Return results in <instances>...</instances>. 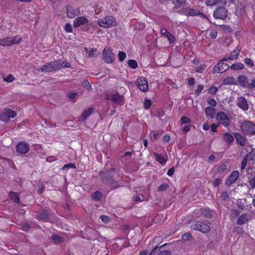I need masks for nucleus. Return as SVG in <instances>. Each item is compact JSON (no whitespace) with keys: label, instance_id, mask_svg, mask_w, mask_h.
I'll list each match as a JSON object with an SVG mask.
<instances>
[{"label":"nucleus","instance_id":"nucleus-1","mask_svg":"<svg viewBox=\"0 0 255 255\" xmlns=\"http://www.w3.org/2000/svg\"><path fill=\"white\" fill-rule=\"evenodd\" d=\"M116 168L112 167L110 170L101 171L99 172V175L103 183L111 187L112 190H114L120 187L119 181L113 178V172H115Z\"/></svg>","mask_w":255,"mask_h":255},{"label":"nucleus","instance_id":"nucleus-2","mask_svg":"<svg viewBox=\"0 0 255 255\" xmlns=\"http://www.w3.org/2000/svg\"><path fill=\"white\" fill-rule=\"evenodd\" d=\"M241 128L242 132L245 135L255 134V125L251 121H244L241 124Z\"/></svg>","mask_w":255,"mask_h":255},{"label":"nucleus","instance_id":"nucleus-3","mask_svg":"<svg viewBox=\"0 0 255 255\" xmlns=\"http://www.w3.org/2000/svg\"><path fill=\"white\" fill-rule=\"evenodd\" d=\"M98 24L104 28H109L115 26L117 24V21L114 17L112 16H107L99 20Z\"/></svg>","mask_w":255,"mask_h":255},{"label":"nucleus","instance_id":"nucleus-4","mask_svg":"<svg viewBox=\"0 0 255 255\" xmlns=\"http://www.w3.org/2000/svg\"><path fill=\"white\" fill-rule=\"evenodd\" d=\"M21 40V37L18 36L12 37H6L3 39H0V45L3 46H10L13 44L19 43Z\"/></svg>","mask_w":255,"mask_h":255},{"label":"nucleus","instance_id":"nucleus-5","mask_svg":"<svg viewBox=\"0 0 255 255\" xmlns=\"http://www.w3.org/2000/svg\"><path fill=\"white\" fill-rule=\"evenodd\" d=\"M16 115V112L9 109H4L0 114V119L2 121L7 123L10 118H13Z\"/></svg>","mask_w":255,"mask_h":255},{"label":"nucleus","instance_id":"nucleus-6","mask_svg":"<svg viewBox=\"0 0 255 255\" xmlns=\"http://www.w3.org/2000/svg\"><path fill=\"white\" fill-rule=\"evenodd\" d=\"M191 227L193 230L199 231L203 233H207L210 231V227L208 225L200 221L193 222Z\"/></svg>","mask_w":255,"mask_h":255},{"label":"nucleus","instance_id":"nucleus-7","mask_svg":"<svg viewBox=\"0 0 255 255\" xmlns=\"http://www.w3.org/2000/svg\"><path fill=\"white\" fill-rule=\"evenodd\" d=\"M228 11L226 9L225 6L217 7L213 12V16L216 19H225L228 16Z\"/></svg>","mask_w":255,"mask_h":255},{"label":"nucleus","instance_id":"nucleus-8","mask_svg":"<svg viewBox=\"0 0 255 255\" xmlns=\"http://www.w3.org/2000/svg\"><path fill=\"white\" fill-rule=\"evenodd\" d=\"M103 60L107 63H112L115 60V55L111 48L105 47L103 50Z\"/></svg>","mask_w":255,"mask_h":255},{"label":"nucleus","instance_id":"nucleus-9","mask_svg":"<svg viewBox=\"0 0 255 255\" xmlns=\"http://www.w3.org/2000/svg\"><path fill=\"white\" fill-rule=\"evenodd\" d=\"M230 66L228 64L222 62V61H219V63L214 66L213 72L214 74L216 73L222 74L228 70Z\"/></svg>","mask_w":255,"mask_h":255},{"label":"nucleus","instance_id":"nucleus-10","mask_svg":"<svg viewBox=\"0 0 255 255\" xmlns=\"http://www.w3.org/2000/svg\"><path fill=\"white\" fill-rule=\"evenodd\" d=\"M236 105L239 108L244 111H248L249 108L248 101L246 98L243 96H240L237 98Z\"/></svg>","mask_w":255,"mask_h":255},{"label":"nucleus","instance_id":"nucleus-11","mask_svg":"<svg viewBox=\"0 0 255 255\" xmlns=\"http://www.w3.org/2000/svg\"><path fill=\"white\" fill-rule=\"evenodd\" d=\"M218 122L226 127L230 125V121L228 117L223 112H219L216 116Z\"/></svg>","mask_w":255,"mask_h":255},{"label":"nucleus","instance_id":"nucleus-12","mask_svg":"<svg viewBox=\"0 0 255 255\" xmlns=\"http://www.w3.org/2000/svg\"><path fill=\"white\" fill-rule=\"evenodd\" d=\"M136 84L139 89L142 92H146L148 89L147 79L143 77H140L136 80Z\"/></svg>","mask_w":255,"mask_h":255},{"label":"nucleus","instance_id":"nucleus-13","mask_svg":"<svg viewBox=\"0 0 255 255\" xmlns=\"http://www.w3.org/2000/svg\"><path fill=\"white\" fill-rule=\"evenodd\" d=\"M16 149L20 154H25L29 150V145L24 141H21L16 145Z\"/></svg>","mask_w":255,"mask_h":255},{"label":"nucleus","instance_id":"nucleus-14","mask_svg":"<svg viewBox=\"0 0 255 255\" xmlns=\"http://www.w3.org/2000/svg\"><path fill=\"white\" fill-rule=\"evenodd\" d=\"M240 173L237 170L233 171L229 176L228 179L226 182V185L227 186H230L234 183L239 177Z\"/></svg>","mask_w":255,"mask_h":255},{"label":"nucleus","instance_id":"nucleus-15","mask_svg":"<svg viewBox=\"0 0 255 255\" xmlns=\"http://www.w3.org/2000/svg\"><path fill=\"white\" fill-rule=\"evenodd\" d=\"M52 63L55 70L65 67L70 68L71 67V64L69 62L63 61L60 59L52 62Z\"/></svg>","mask_w":255,"mask_h":255},{"label":"nucleus","instance_id":"nucleus-16","mask_svg":"<svg viewBox=\"0 0 255 255\" xmlns=\"http://www.w3.org/2000/svg\"><path fill=\"white\" fill-rule=\"evenodd\" d=\"M66 9L67 15L70 18H74L75 16L78 15L80 13L79 8H74L71 6H66Z\"/></svg>","mask_w":255,"mask_h":255},{"label":"nucleus","instance_id":"nucleus-17","mask_svg":"<svg viewBox=\"0 0 255 255\" xmlns=\"http://www.w3.org/2000/svg\"><path fill=\"white\" fill-rule=\"evenodd\" d=\"M111 101L115 104L122 105L124 104V97L119 93L114 94L111 95Z\"/></svg>","mask_w":255,"mask_h":255},{"label":"nucleus","instance_id":"nucleus-18","mask_svg":"<svg viewBox=\"0 0 255 255\" xmlns=\"http://www.w3.org/2000/svg\"><path fill=\"white\" fill-rule=\"evenodd\" d=\"M199 213L208 218H211L212 217V214L209 209L200 208L199 210H195L194 212V215L197 216H200V215H198Z\"/></svg>","mask_w":255,"mask_h":255},{"label":"nucleus","instance_id":"nucleus-19","mask_svg":"<svg viewBox=\"0 0 255 255\" xmlns=\"http://www.w3.org/2000/svg\"><path fill=\"white\" fill-rule=\"evenodd\" d=\"M88 22V19L84 16H79L75 19L73 21V26L75 28L78 27L80 25H84Z\"/></svg>","mask_w":255,"mask_h":255},{"label":"nucleus","instance_id":"nucleus-20","mask_svg":"<svg viewBox=\"0 0 255 255\" xmlns=\"http://www.w3.org/2000/svg\"><path fill=\"white\" fill-rule=\"evenodd\" d=\"M251 219V215L248 213L242 214L238 219L237 223L238 225H242L247 223Z\"/></svg>","mask_w":255,"mask_h":255},{"label":"nucleus","instance_id":"nucleus-21","mask_svg":"<svg viewBox=\"0 0 255 255\" xmlns=\"http://www.w3.org/2000/svg\"><path fill=\"white\" fill-rule=\"evenodd\" d=\"M159 247H154L149 255H171L170 251L168 250L158 251Z\"/></svg>","mask_w":255,"mask_h":255},{"label":"nucleus","instance_id":"nucleus-22","mask_svg":"<svg viewBox=\"0 0 255 255\" xmlns=\"http://www.w3.org/2000/svg\"><path fill=\"white\" fill-rule=\"evenodd\" d=\"M205 3L209 6L220 5L221 4L226 6L227 2L226 0H206Z\"/></svg>","mask_w":255,"mask_h":255},{"label":"nucleus","instance_id":"nucleus-23","mask_svg":"<svg viewBox=\"0 0 255 255\" xmlns=\"http://www.w3.org/2000/svg\"><path fill=\"white\" fill-rule=\"evenodd\" d=\"M242 87L248 88L249 84L247 77L245 75H240L237 77V82Z\"/></svg>","mask_w":255,"mask_h":255},{"label":"nucleus","instance_id":"nucleus-24","mask_svg":"<svg viewBox=\"0 0 255 255\" xmlns=\"http://www.w3.org/2000/svg\"><path fill=\"white\" fill-rule=\"evenodd\" d=\"M237 142L241 146H244L247 142V139L244 137L241 133L235 132L234 134Z\"/></svg>","mask_w":255,"mask_h":255},{"label":"nucleus","instance_id":"nucleus-25","mask_svg":"<svg viewBox=\"0 0 255 255\" xmlns=\"http://www.w3.org/2000/svg\"><path fill=\"white\" fill-rule=\"evenodd\" d=\"M37 217L39 219L47 221L49 219V213L47 210L42 209L38 212Z\"/></svg>","mask_w":255,"mask_h":255},{"label":"nucleus","instance_id":"nucleus-26","mask_svg":"<svg viewBox=\"0 0 255 255\" xmlns=\"http://www.w3.org/2000/svg\"><path fill=\"white\" fill-rule=\"evenodd\" d=\"M41 70L44 72H49L55 70L52 62L48 63L44 65L41 68Z\"/></svg>","mask_w":255,"mask_h":255},{"label":"nucleus","instance_id":"nucleus-27","mask_svg":"<svg viewBox=\"0 0 255 255\" xmlns=\"http://www.w3.org/2000/svg\"><path fill=\"white\" fill-rule=\"evenodd\" d=\"M223 139L228 145L232 144L234 141V136L229 132H226L224 134Z\"/></svg>","mask_w":255,"mask_h":255},{"label":"nucleus","instance_id":"nucleus-28","mask_svg":"<svg viewBox=\"0 0 255 255\" xmlns=\"http://www.w3.org/2000/svg\"><path fill=\"white\" fill-rule=\"evenodd\" d=\"M241 50V48L238 46L231 53V55L228 57L229 59L232 60L237 59Z\"/></svg>","mask_w":255,"mask_h":255},{"label":"nucleus","instance_id":"nucleus-29","mask_svg":"<svg viewBox=\"0 0 255 255\" xmlns=\"http://www.w3.org/2000/svg\"><path fill=\"white\" fill-rule=\"evenodd\" d=\"M237 84V81L235 79V78L232 77H228L225 79H224L222 81V84L224 85H236Z\"/></svg>","mask_w":255,"mask_h":255},{"label":"nucleus","instance_id":"nucleus-30","mask_svg":"<svg viewBox=\"0 0 255 255\" xmlns=\"http://www.w3.org/2000/svg\"><path fill=\"white\" fill-rule=\"evenodd\" d=\"M9 197L14 203H18L19 202V198L18 195L16 192H10L9 193Z\"/></svg>","mask_w":255,"mask_h":255},{"label":"nucleus","instance_id":"nucleus-31","mask_svg":"<svg viewBox=\"0 0 255 255\" xmlns=\"http://www.w3.org/2000/svg\"><path fill=\"white\" fill-rule=\"evenodd\" d=\"M230 68L234 70H243L245 68V66L242 63L237 62L232 64L230 66Z\"/></svg>","mask_w":255,"mask_h":255},{"label":"nucleus","instance_id":"nucleus-32","mask_svg":"<svg viewBox=\"0 0 255 255\" xmlns=\"http://www.w3.org/2000/svg\"><path fill=\"white\" fill-rule=\"evenodd\" d=\"M93 111L92 108H89L88 110H85L81 115V120L83 121H85L90 115H91Z\"/></svg>","mask_w":255,"mask_h":255},{"label":"nucleus","instance_id":"nucleus-33","mask_svg":"<svg viewBox=\"0 0 255 255\" xmlns=\"http://www.w3.org/2000/svg\"><path fill=\"white\" fill-rule=\"evenodd\" d=\"M154 155L155 157V160L158 162H159L160 164H164L166 163V160L165 159L163 156H162L161 154H157L156 153H154Z\"/></svg>","mask_w":255,"mask_h":255},{"label":"nucleus","instance_id":"nucleus-34","mask_svg":"<svg viewBox=\"0 0 255 255\" xmlns=\"http://www.w3.org/2000/svg\"><path fill=\"white\" fill-rule=\"evenodd\" d=\"M52 240L56 243H60L64 242V239L57 235H53L51 237Z\"/></svg>","mask_w":255,"mask_h":255},{"label":"nucleus","instance_id":"nucleus-35","mask_svg":"<svg viewBox=\"0 0 255 255\" xmlns=\"http://www.w3.org/2000/svg\"><path fill=\"white\" fill-rule=\"evenodd\" d=\"M205 113L207 115L212 118L215 115L214 109L211 107H208L205 109Z\"/></svg>","mask_w":255,"mask_h":255},{"label":"nucleus","instance_id":"nucleus-36","mask_svg":"<svg viewBox=\"0 0 255 255\" xmlns=\"http://www.w3.org/2000/svg\"><path fill=\"white\" fill-rule=\"evenodd\" d=\"M102 192L99 191H96L92 195V199L95 201L99 200L102 197Z\"/></svg>","mask_w":255,"mask_h":255},{"label":"nucleus","instance_id":"nucleus-37","mask_svg":"<svg viewBox=\"0 0 255 255\" xmlns=\"http://www.w3.org/2000/svg\"><path fill=\"white\" fill-rule=\"evenodd\" d=\"M128 64L129 67L132 69H136L138 66L137 62L134 60H129L128 61Z\"/></svg>","mask_w":255,"mask_h":255},{"label":"nucleus","instance_id":"nucleus-38","mask_svg":"<svg viewBox=\"0 0 255 255\" xmlns=\"http://www.w3.org/2000/svg\"><path fill=\"white\" fill-rule=\"evenodd\" d=\"M185 1L186 0H172V3L176 7L181 6Z\"/></svg>","mask_w":255,"mask_h":255},{"label":"nucleus","instance_id":"nucleus-39","mask_svg":"<svg viewBox=\"0 0 255 255\" xmlns=\"http://www.w3.org/2000/svg\"><path fill=\"white\" fill-rule=\"evenodd\" d=\"M245 64L250 67L254 66V62L252 59L249 58H246L245 59Z\"/></svg>","mask_w":255,"mask_h":255},{"label":"nucleus","instance_id":"nucleus-40","mask_svg":"<svg viewBox=\"0 0 255 255\" xmlns=\"http://www.w3.org/2000/svg\"><path fill=\"white\" fill-rule=\"evenodd\" d=\"M227 166L225 164H222L218 166L217 171L219 173H223L227 170Z\"/></svg>","mask_w":255,"mask_h":255},{"label":"nucleus","instance_id":"nucleus-41","mask_svg":"<svg viewBox=\"0 0 255 255\" xmlns=\"http://www.w3.org/2000/svg\"><path fill=\"white\" fill-rule=\"evenodd\" d=\"M199 10L194 8H189L188 10V14L190 16H197Z\"/></svg>","mask_w":255,"mask_h":255},{"label":"nucleus","instance_id":"nucleus-42","mask_svg":"<svg viewBox=\"0 0 255 255\" xmlns=\"http://www.w3.org/2000/svg\"><path fill=\"white\" fill-rule=\"evenodd\" d=\"M247 161H248V155H246L242 161L241 167L242 170H243L245 169L246 165H247Z\"/></svg>","mask_w":255,"mask_h":255},{"label":"nucleus","instance_id":"nucleus-43","mask_svg":"<svg viewBox=\"0 0 255 255\" xmlns=\"http://www.w3.org/2000/svg\"><path fill=\"white\" fill-rule=\"evenodd\" d=\"M82 85L83 87H84L85 88L87 89L88 90H90L92 89V86L88 80H84L82 82Z\"/></svg>","mask_w":255,"mask_h":255},{"label":"nucleus","instance_id":"nucleus-44","mask_svg":"<svg viewBox=\"0 0 255 255\" xmlns=\"http://www.w3.org/2000/svg\"><path fill=\"white\" fill-rule=\"evenodd\" d=\"M249 183L251 188H255V175L253 176L249 180Z\"/></svg>","mask_w":255,"mask_h":255},{"label":"nucleus","instance_id":"nucleus-45","mask_svg":"<svg viewBox=\"0 0 255 255\" xmlns=\"http://www.w3.org/2000/svg\"><path fill=\"white\" fill-rule=\"evenodd\" d=\"M220 198L222 200L225 201L229 198V194L227 191L222 192L221 193Z\"/></svg>","mask_w":255,"mask_h":255},{"label":"nucleus","instance_id":"nucleus-46","mask_svg":"<svg viewBox=\"0 0 255 255\" xmlns=\"http://www.w3.org/2000/svg\"><path fill=\"white\" fill-rule=\"evenodd\" d=\"M151 105V101L149 99H145L144 102V108L146 110L149 109Z\"/></svg>","mask_w":255,"mask_h":255},{"label":"nucleus","instance_id":"nucleus-47","mask_svg":"<svg viewBox=\"0 0 255 255\" xmlns=\"http://www.w3.org/2000/svg\"><path fill=\"white\" fill-rule=\"evenodd\" d=\"M165 37L168 39L170 43H173L175 42V37L169 32L167 33Z\"/></svg>","mask_w":255,"mask_h":255},{"label":"nucleus","instance_id":"nucleus-48","mask_svg":"<svg viewBox=\"0 0 255 255\" xmlns=\"http://www.w3.org/2000/svg\"><path fill=\"white\" fill-rule=\"evenodd\" d=\"M169 187V185L167 183H164L161 185L158 188V191H163L164 190H166L168 189Z\"/></svg>","mask_w":255,"mask_h":255},{"label":"nucleus","instance_id":"nucleus-49","mask_svg":"<svg viewBox=\"0 0 255 255\" xmlns=\"http://www.w3.org/2000/svg\"><path fill=\"white\" fill-rule=\"evenodd\" d=\"M65 30L67 32H72L73 28L71 24L70 23H67L65 25Z\"/></svg>","mask_w":255,"mask_h":255},{"label":"nucleus","instance_id":"nucleus-50","mask_svg":"<svg viewBox=\"0 0 255 255\" xmlns=\"http://www.w3.org/2000/svg\"><path fill=\"white\" fill-rule=\"evenodd\" d=\"M181 123L182 124H189L191 122V120L186 116H183L180 120Z\"/></svg>","mask_w":255,"mask_h":255},{"label":"nucleus","instance_id":"nucleus-51","mask_svg":"<svg viewBox=\"0 0 255 255\" xmlns=\"http://www.w3.org/2000/svg\"><path fill=\"white\" fill-rule=\"evenodd\" d=\"M119 59L120 61H123L126 57V54L123 51H120L118 54Z\"/></svg>","mask_w":255,"mask_h":255},{"label":"nucleus","instance_id":"nucleus-52","mask_svg":"<svg viewBox=\"0 0 255 255\" xmlns=\"http://www.w3.org/2000/svg\"><path fill=\"white\" fill-rule=\"evenodd\" d=\"M217 91L218 89L215 86H212L209 89V93L212 95L216 94Z\"/></svg>","mask_w":255,"mask_h":255},{"label":"nucleus","instance_id":"nucleus-53","mask_svg":"<svg viewBox=\"0 0 255 255\" xmlns=\"http://www.w3.org/2000/svg\"><path fill=\"white\" fill-rule=\"evenodd\" d=\"M249 159L252 161L253 164L255 163V150L252 151L249 155Z\"/></svg>","mask_w":255,"mask_h":255},{"label":"nucleus","instance_id":"nucleus-54","mask_svg":"<svg viewBox=\"0 0 255 255\" xmlns=\"http://www.w3.org/2000/svg\"><path fill=\"white\" fill-rule=\"evenodd\" d=\"M192 238V236L190 234L186 233L182 235V239L183 241H189Z\"/></svg>","mask_w":255,"mask_h":255},{"label":"nucleus","instance_id":"nucleus-55","mask_svg":"<svg viewBox=\"0 0 255 255\" xmlns=\"http://www.w3.org/2000/svg\"><path fill=\"white\" fill-rule=\"evenodd\" d=\"M76 168V165L74 163H68L63 166L62 169L65 170L67 168Z\"/></svg>","mask_w":255,"mask_h":255},{"label":"nucleus","instance_id":"nucleus-56","mask_svg":"<svg viewBox=\"0 0 255 255\" xmlns=\"http://www.w3.org/2000/svg\"><path fill=\"white\" fill-rule=\"evenodd\" d=\"M248 88L249 89H253L255 88V79H252L251 80V82L249 83Z\"/></svg>","mask_w":255,"mask_h":255},{"label":"nucleus","instance_id":"nucleus-57","mask_svg":"<svg viewBox=\"0 0 255 255\" xmlns=\"http://www.w3.org/2000/svg\"><path fill=\"white\" fill-rule=\"evenodd\" d=\"M14 79V76L12 74H9L6 78H4V81L7 82H11Z\"/></svg>","mask_w":255,"mask_h":255},{"label":"nucleus","instance_id":"nucleus-58","mask_svg":"<svg viewBox=\"0 0 255 255\" xmlns=\"http://www.w3.org/2000/svg\"><path fill=\"white\" fill-rule=\"evenodd\" d=\"M97 50V49L91 48L88 52V57L92 58L95 56V51Z\"/></svg>","mask_w":255,"mask_h":255},{"label":"nucleus","instance_id":"nucleus-59","mask_svg":"<svg viewBox=\"0 0 255 255\" xmlns=\"http://www.w3.org/2000/svg\"><path fill=\"white\" fill-rule=\"evenodd\" d=\"M240 215V212L237 209H234L231 211V215L233 217H237Z\"/></svg>","mask_w":255,"mask_h":255},{"label":"nucleus","instance_id":"nucleus-60","mask_svg":"<svg viewBox=\"0 0 255 255\" xmlns=\"http://www.w3.org/2000/svg\"><path fill=\"white\" fill-rule=\"evenodd\" d=\"M222 183V179L220 178H216L213 182V185L214 187H217Z\"/></svg>","mask_w":255,"mask_h":255},{"label":"nucleus","instance_id":"nucleus-61","mask_svg":"<svg viewBox=\"0 0 255 255\" xmlns=\"http://www.w3.org/2000/svg\"><path fill=\"white\" fill-rule=\"evenodd\" d=\"M101 220L105 222V223H108L110 221V218L107 216L106 215H102L100 217Z\"/></svg>","mask_w":255,"mask_h":255},{"label":"nucleus","instance_id":"nucleus-62","mask_svg":"<svg viewBox=\"0 0 255 255\" xmlns=\"http://www.w3.org/2000/svg\"><path fill=\"white\" fill-rule=\"evenodd\" d=\"M203 89V85H198L197 89L195 91V94L197 96H199L200 94V93H201V92L202 91Z\"/></svg>","mask_w":255,"mask_h":255},{"label":"nucleus","instance_id":"nucleus-63","mask_svg":"<svg viewBox=\"0 0 255 255\" xmlns=\"http://www.w3.org/2000/svg\"><path fill=\"white\" fill-rule=\"evenodd\" d=\"M77 95V93H74V92H68L67 93V96L68 97L71 99L73 100Z\"/></svg>","mask_w":255,"mask_h":255},{"label":"nucleus","instance_id":"nucleus-64","mask_svg":"<svg viewBox=\"0 0 255 255\" xmlns=\"http://www.w3.org/2000/svg\"><path fill=\"white\" fill-rule=\"evenodd\" d=\"M207 102L208 104L212 107H215L217 105L216 101L213 99H210Z\"/></svg>","mask_w":255,"mask_h":255}]
</instances>
